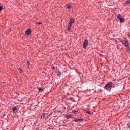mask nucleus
<instances>
[{
    "mask_svg": "<svg viewBox=\"0 0 130 130\" xmlns=\"http://www.w3.org/2000/svg\"><path fill=\"white\" fill-rule=\"evenodd\" d=\"M75 23V19L74 18H71L69 21V24L68 25V30L70 31L71 30V28H72V26H73V24Z\"/></svg>",
    "mask_w": 130,
    "mask_h": 130,
    "instance_id": "nucleus-1",
    "label": "nucleus"
},
{
    "mask_svg": "<svg viewBox=\"0 0 130 130\" xmlns=\"http://www.w3.org/2000/svg\"><path fill=\"white\" fill-rule=\"evenodd\" d=\"M105 88L107 91H108V92H110L111 91V88H112V84H111V83H108L106 85Z\"/></svg>",
    "mask_w": 130,
    "mask_h": 130,
    "instance_id": "nucleus-2",
    "label": "nucleus"
},
{
    "mask_svg": "<svg viewBox=\"0 0 130 130\" xmlns=\"http://www.w3.org/2000/svg\"><path fill=\"white\" fill-rule=\"evenodd\" d=\"M121 42L123 45L125 46V47H128V42H127V40L124 39V40L121 41Z\"/></svg>",
    "mask_w": 130,
    "mask_h": 130,
    "instance_id": "nucleus-3",
    "label": "nucleus"
},
{
    "mask_svg": "<svg viewBox=\"0 0 130 130\" xmlns=\"http://www.w3.org/2000/svg\"><path fill=\"white\" fill-rule=\"evenodd\" d=\"M88 43H89V42H88V40H85V41L83 43V48H84V49H86V48H87Z\"/></svg>",
    "mask_w": 130,
    "mask_h": 130,
    "instance_id": "nucleus-4",
    "label": "nucleus"
},
{
    "mask_svg": "<svg viewBox=\"0 0 130 130\" xmlns=\"http://www.w3.org/2000/svg\"><path fill=\"white\" fill-rule=\"evenodd\" d=\"M74 121H75V122H83V121H84V119L83 118H81V119H74Z\"/></svg>",
    "mask_w": 130,
    "mask_h": 130,
    "instance_id": "nucleus-5",
    "label": "nucleus"
},
{
    "mask_svg": "<svg viewBox=\"0 0 130 130\" xmlns=\"http://www.w3.org/2000/svg\"><path fill=\"white\" fill-rule=\"evenodd\" d=\"M46 117H47V115H46V114H45V113H43L41 116L42 119H45V118H46Z\"/></svg>",
    "mask_w": 130,
    "mask_h": 130,
    "instance_id": "nucleus-6",
    "label": "nucleus"
},
{
    "mask_svg": "<svg viewBox=\"0 0 130 130\" xmlns=\"http://www.w3.org/2000/svg\"><path fill=\"white\" fill-rule=\"evenodd\" d=\"M25 33H26V34H27V35H29V34H31V29H27L26 30Z\"/></svg>",
    "mask_w": 130,
    "mask_h": 130,
    "instance_id": "nucleus-7",
    "label": "nucleus"
},
{
    "mask_svg": "<svg viewBox=\"0 0 130 130\" xmlns=\"http://www.w3.org/2000/svg\"><path fill=\"white\" fill-rule=\"evenodd\" d=\"M71 7H72V6L71 5V4H67L66 5V7L67 9H71Z\"/></svg>",
    "mask_w": 130,
    "mask_h": 130,
    "instance_id": "nucleus-8",
    "label": "nucleus"
},
{
    "mask_svg": "<svg viewBox=\"0 0 130 130\" xmlns=\"http://www.w3.org/2000/svg\"><path fill=\"white\" fill-rule=\"evenodd\" d=\"M122 18V16L120 14H118V19L119 20Z\"/></svg>",
    "mask_w": 130,
    "mask_h": 130,
    "instance_id": "nucleus-9",
    "label": "nucleus"
},
{
    "mask_svg": "<svg viewBox=\"0 0 130 130\" xmlns=\"http://www.w3.org/2000/svg\"><path fill=\"white\" fill-rule=\"evenodd\" d=\"M85 112L88 114H91V113H92V112H91V111H90L89 110H86Z\"/></svg>",
    "mask_w": 130,
    "mask_h": 130,
    "instance_id": "nucleus-10",
    "label": "nucleus"
},
{
    "mask_svg": "<svg viewBox=\"0 0 130 130\" xmlns=\"http://www.w3.org/2000/svg\"><path fill=\"white\" fill-rule=\"evenodd\" d=\"M119 21H120L122 23H123V22H124V19H123V18H120L119 19Z\"/></svg>",
    "mask_w": 130,
    "mask_h": 130,
    "instance_id": "nucleus-11",
    "label": "nucleus"
},
{
    "mask_svg": "<svg viewBox=\"0 0 130 130\" xmlns=\"http://www.w3.org/2000/svg\"><path fill=\"white\" fill-rule=\"evenodd\" d=\"M16 111H17V108L16 107H14L13 108V112H15Z\"/></svg>",
    "mask_w": 130,
    "mask_h": 130,
    "instance_id": "nucleus-12",
    "label": "nucleus"
},
{
    "mask_svg": "<svg viewBox=\"0 0 130 130\" xmlns=\"http://www.w3.org/2000/svg\"><path fill=\"white\" fill-rule=\"evenodd\" d=\"M125 4L127 5H130V0L126 1Z\"/></svg>",
    "mask_w": 130,
    "mask_h": 130,
    "instance_id": "nucleus-13",
    "label": "nucleus"
},
{
    "mask_svg": "<svg viewBox=\"0 0 130 130\" xmlns=\"http://www.w3.org/2000/svg\"><path fill=\"white\" fill-rule=\"evenodd\" d=\"M129 126H130V123H128L127 124L126 128H127L129 127Z\"/></svg>",
    "mask_w": 130,
    "mask_h": 130,
    "instance_id": "nucleus-14",
    "label": "nucleus"
},
{
    "mask_svg": "<svg viewBox=\"0 0 130 130\" xmlns=\"http://www.w3.org/2000/svg\"><path fill=\"white\" fill-rule=\"evenodd\" d=\"M4 9V8L2 6H0V12H1V11H3V9Z\"/></svg>",
    "mask_w": 130,
    "mask_h": 130,
    "instance_id": "nucleus-15",
    "label": "nucleus"
},
{
    "mask_svg": "<svg viewBox=\"0 0 130 130\" xmlns=\"http://www.w3.org/2000/svg\"><path fill=\"white\" fill-rule=\"evenodd\" d=\"M37 25H38V24L41 25V24H42V22H37Z\"/></svg>",
    "mask_w": 130,
    "mask_h": 130,
    "instance_id": "nucleus-16",
    "label": "nucleus"
},
{
    "mask_svg": "<svg viewBox=\"0 0 130 130\" xmlns=\"http://www.w3.org/2000/svg\"><path fill=\"white\" fill-rule=\"evenodd\" d=\"M27 64L28 66H30V62L27 61Z\"/></svg>",
    "mask_w": 130,
    "mask_h": 130,
    "instance_id": "nucleus-17",
    "label": "nucleus"
},
{
    "mask_svg": "<svg viewBox=\"0 0 130 130\" xmlns=\"http://www.w3.org/2000/svg\"><path fill=\"white\" fill-rule=\"evenodd\" d=\"M39 91H43V89L41 88H39Z\"/></svg>",
    "mask_w": 130,
    "mask_h": 130,
    "instance_id": "nucleus-18",
    "label": "nucleus"
},
{
    "mask_svg": "<svg viewBox=\"0 0 130 130\" xmlns=\"http://www.w3.org/2000/svg\"><path fill=\"white\" fill-rule=\"evenodd\" d=\"M19 72L20 73H23V71L22 70H21V69H19Z\"/></svg>",
    "mask_w": 130,
    "mask_h": 130,
    "instance_id": "nucleus-19",
    "label": "nucleus"
},
{
    "mask_svg": "<svg viewBox=\"0 0 130 130\" xmlns=\"http://www.w3.org/2000/svg\"><path fill=\"white\" fill-rule=\"evenodd\" d=\"M6 115H7L4 114V115H3V118H5V116H6Z\"/></svg>",
    "mask_w": 130,
    "mask_h": 130,
    "instance_id": "nucleus-20",
    "label": "nucleus"
},
{
    "mask_svg": "<svg viewBox=\"0 0 130 130\" xmlns=\"http://www.w3.org/2000/svg\"><path fill=\"white\" fill-rule=\"evenodd\" d=\"M69 116H70V117H71V116H72V115H70Z\"/></svg>",
    "mask_w": 130,
    "mask_h": 130,
    "instance_id": "nucleus-21",
    "label": "nucleus"
}]
</instances>
